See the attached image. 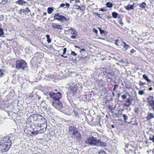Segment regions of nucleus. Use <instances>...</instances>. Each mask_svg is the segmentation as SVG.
<instances>
[{"label": "nucleus", "mask_w": 154, "mask_h": 154, "mask_svg": "<svg viewBox=\"0 0 154 154\" xmlns=\"http://www.w3.org/2000/svg\"><path fill=\"white\" fill-rule=\"evenodd\" d=\"M96 14L99 17V18H102V15L101 16L100 14H99L97 13H96Z\"/></svg>", "instance_id": "obj_46"}, {"label": "nucleus", "mask_w": 154, "mask_h": 154, "mask_svg": "<svg viewBox=\"0 0 154 154\" xmlns=\"http://www.w3.org/2000/svg\"><path fill=\"white\" fill-rule=\"evenodd\" d=\"M139 108L138 107H136L135 108V112L136 113H137L139 112Z\"/></svg>", "instance_id": "obj_41"}, {"label": "nucleus", "mask_w": 154, "mask_h": 154, "mask_svg": "<svg viewBox=\"0 0 154 154\" xmlns=\"http://www.w3.org/2000/svg\"><path fill=\"white\" fill-rule=\"evenodd\" d=\"M93 31L94 32H95L96 34H97L98 32L97 30L95 29V28H93Z\"/></svg>", "instance_id": "obj_38"}, {"label": "nucleus", "mask_w": 154, "mask_h": 154, "mask_svg": "<svg viewBox=\"0 0 154 154\" xmlns=\"http://www.w3.org/2000/svg\"><path fill=\"white\" fill-rule=\"evenodd\" d=\"M133 100H131L130 98H128L125 101L126 103H130V104H132L131 101Z\"/></svg>", "instance_id": "obj_28"}, {"label": "nucleus", "mask_w": 154, "mask_h": 154, "mask_svg": "<svg viewBox=\"0 0 154 154\" xmlns=\"http://www.w3.org/2000/svg\"><path fill=\"white\" fill-rule=\"evenodd\" d=\"M65 6V4H64V3H62L60 4V7L58 8H60L64 7Z\"/></svg>", "instance_id": "obj_45"}, {"label": "nucleus", "mask_w": 154, "mask_h": 154, "mask_svg": "<svg viewBox=\"0 0 154 154\" xmlns=\"http://www.w3.org/2000/svg\"><path fill=\"white\" fill-rule=\"evenodd\" d=\"M149 91H151L152 89V87H150L149 88Z\"/></svg>", "instance_id": "obj_63"}, {"label": "nucleus", "mask_w": 154, "mask_h": 154, "mask_svg": "<svg viewBox=\"0 0 154 154\" xmlns=\"http://www.w3.org/2000/svg\"><path fill=\"white\" fill-rule=\"evenodd\" d=\"M146 83L145 82H141V81H140V82H139V85H140V86H142L143 85H146Z\"/></svg>", "instance_id": "obj_37"}, {"label": "nucleus", "mask_w": 154, "mask_h": 154, "mask_svg": "<svg viewBox=\"0 0 154 154\" xmlns=\"http://www.w3.org/2000/svg\"><path fill=\"white\" fill-rule=\"evenodd\" d=\"M70 2L72 1H75V3H79L80 2V1L79 0H70Z\"/></svg>", "instance_id": "obj_40"}, {"label": "nucleus", "mask_w": 154, "mask_h": 154, "mask_svg": "<svg viewBox=\"0 0 154 154\" xmlns=\"http://www.w3.org/2000/svg\"><path fill=\"white\" fill-rule=\"evenodd\" d=\"M111 126L113 128H114L115 127V126L113 125H111Z\"/></svg>", "instance_id": "obj_61"}, {"label": "nucleus", "mask_w": 154, "mask_h": 154, "mask_svg": "<svg viewBox=\"0 0 154 154\" xmlns=\"http://www.w3.org/2000/svg\"><path fill=\"white\" fill-rule=\"evenodd\" d=\"M45 77H48V78H52L53 77V76L52 75H46Z\"/></svg>", "instance_id": "obj_35"}, {"label": "nucleus", "mask_w": 154, "mask_h": 154, "mask_svg": "<svg viewBox=\"0 0 154 154\" xmlns=\"http://www.w3.org/2000/svg\"><path fill=\"white\" fill-rule=\"evenodd\" d=\"M143 78L146 81H147L149 82H151V80L148 79V76L146 75H143Z\"/></svg>", "instance_id": "obj_17"}, {"label": "nucleus", "mask_w": 154, "mask_h": 154, "mask_svg": "<svg viewBox=\"0 0 154 154\" xmlns=\"http://www.w3.org/2000/svg\"><path fill=\"white\" fill-rule=\"evenodd\" d=\"M134 4L132 5H128L127 6H125V8L127 10H132L134 9Z\"/></svg>", "instance_id": "obj_12"}, {"label": "nucleus", "mask_w": 154, "mask_h": 154, "mask_svg": "<svg viewBox=\"0 0 154 154\" xmlns=\"http://www.w3.org/2000/svg\"><path fill=\"white\" fill-rule=\"evenodd\" d=\"M98 142L99 143L98 145H100L101 146H106V143H103L101 141H100L98 140Z\"/></svg>", "instance_id": "obj_26"}, {"label": "nucleus", "mask_w": 154, "mask_h": 154, "mask_svg": "<svg viewBox=\"0 0 154 154\" xmlns=\"http://www.w3.org/2000/svg\"><path fill=\"white\" fill-rule=\"evenodd\" d=\"M144 92L143 91L140 90V91L138 92L139 94L140 95H142L143 94Z\"/></svg>", "instance_id": "obj_39"}, {"label": "nucleus", "mask_w": 154, "mask_h": 154, "mask_svg": "<svg viewBox=\"0 0 154 154\" xmlns=\"http://www.w3.org/2000/svg\"><path fill=\"white\" fill-rule=\"evenodd\" d=\"M49 95L52 98H53L55 101L59 100L61 97V94L60 92L55 93L54 92H51Z\"/></svg>", "instance_id": "obj_4"}, {"label": "nucleus", "mask_w": 154, "mask_h": 154, "mask_svg": "<svg viewBox=\"0 0 154 154\" xmlns=\"http://www.w3.org/2000/svg\"><path fill=\"white\" fill-rule=\"evenodd\" d=\"M112 16L115 18H116L117 17L118 14L115 12H113L112 13Z\"/></svg>", "instance_id": "obj_25"}, {"label": "nucleus", "mask_w": 154, "mask_h": 154, "mask_svg": "<svg viewBox=\"0 0 154 154\" xmlns=\"http://www.w3.org/2000/svg\"><path fill=\"white\" fill-rule=\"evenodd\" d=\"M24 12H25L24 9H21L19 12V14H21L23 13H24Z\"/></svg>", "instance_id": "obj_32"}, {"label": "nucleus", "mask_w": 154, "mask_h": 154, "mask_svg": "<svg viewBox=\"0 0 154 154\" xmlns=\"http://www.w3.org/2000/svg\"><path fill=\"white\" fill-rule=\"evenodd\" d=\"M48 12L49 14H51L54 11L53 8L49 7L47 9Z\"/></svg>", "instance_id": "obj_19"}, {"label": "nucleus", "mask_w": 154, "mask_h": 154, "mask_svg": "<svg viewBox=\"0 0 154 154\" xmlns=\"http://www.w3.org/2000/svg\"><path fill=\"white\" fill-rule=\"evenodd\" d=\"M7 1V0H0V5L1 6L5 5L6 4Z\"/></svg>", "instance_id": "obj_18"}, {"label": "nucleus", "mask_w": 154, "mask_h": 154, "mask_svg": "<svg viewBox=\"0 0 154 154\" xmlns=\"http://www.w3.org/2000/svg\"><path fill=\"white\" fill-rule=\"evenodd\" d=\"M131 104H130V103H125L124 106H125L127 107H129Z\"/></svg>", "instance_id": "obj_43"}, {"label": "nucleus", "mask_w": 154, "mask_h": 154, "mask_svg": "<svg viewBox=\"0 0 154 154\" xmlns=\"http://www.w3.org/2000/svg\"><path fill=\"white\" fill-rule=\"evenodd\" d=\"M119 23L121 25H123V23L122 20L121 19H120L119 21Z\"/></svg>", "instance_id": "obj_49"}, {"label": "nucleus", "mask_w": 154, "mask_h": 154, "mask_svg": "<svg viewBox=\"0 0 154 154\" xmlns=\"http://www.w3.org/2000/svg\"><path fill=\"white\" fill-rule=\"evenodd\" d=\"M25 11L27 13L31 11L29 9V8H26L25 9H24Z\"/></svg>", "instance_id": "obj_31"}, {"label": "nucleus", "mask_w": 154, "mask_h": 154, "mask_svg": "<svg viewBox=\"0 0 154 154\" xmlns=\"http://www.w3.org/2000/svg\"><path fill=\"white\" fill-rule=\"evenodd\" d=\"M76 35H71V38L72 39H75L76 38Z\"/></svg>", "instance_id": "obj_50"}, {"label": "nucleus", "mask_w": 154, "mask_h": 154, "mask_svg": "<svg viewBox=\"0 0 154 154\" xmlns=\"http://www.w3.org/2000/svg\"><path fill=\"white\" fill-rule=\"evenodd\" d=\"M85 6L84 5H82L81 6L80 8V10L82 11H84L85 9Z\"/></svg>", "instance_id": "obj_30"}, {"label": "nucleus", "mask_w": 154, "mask_h": 154, "mask_svg": "<svg viewBox=\"0 0 154 154\" xmlns=\"http://www.w3.org/2000/svg\"><path fill=\"white\" fill-rule=\"evenodd\" d=\"M100 11H106V10L103 8H101L100 10Z\"/></svg>", "instance_id": "obj_52"}, {"label": "nucleus", "mask_w": 154, "mask_h": 154, "mask_svg": "<svg viewBox=\"0 0 154 154\" xmlns=\"http://www.w3.org/2000/svg\"><path fill=\"white\" fill-rule=\"evenodd\" d=\"M46 36L47 39V41L49 43H51V40L50 38V35H49L48 34L46 35Z\"/></svg>", "instance_id": "obj_23"}, {"label": "nucleus", "mask_w": 154, "mask_h": 154, "mask_svg": "<svg viewBox=\"0 0 154 154\" xmlns=\"http://www.w3.org/2000/svg\"><path fill=\"white\" fill-rule=\"evenodd\" d=\"M47 13L46 12H44L43 14V16H44L45 15L47 14Z\"/></svg>", "instance_id": "obj_60"}, {"label": "nucleus", "mask_w": 154, "mask_h": 154, "mask_svg": "<svg viewBox=\"0 0 154 154\" xmlns=\"http://www.w3.org/2000/svg\"><path fill=\"white\" fill-rule=\"evenodd\" d=\"M119 42V41L118 40H116V41L115 44L117 46H119V45L118 44V42Z\"/></svg>", "instance_id": "obj_55"}, {"label": "nucleus", "mask_w": 154, "mask_h": 154, "mask_svg": "<svg viewBox=\"0 0 154 154\" xmlns=\"http://www.w3.org/2000/svg\"><path fill=\"white\" fill-rule=\"evenodd\" d=\"M148 102V105L151 106L154 111V98L152 96H149L147 98Z\"/></svg>", "instance_id": "obj_6"}, {"label": "nucleus", "mask_w": 154, "mask_h": 154, "mask_svg": "<svg viewBox=\"0 0 154 154\" xmlns=\"http://www.w3.org/2000/svg\"><path fill=\"white\" fill-rule=\"evenodd\" d=\"M71 137L72 139L79 140L81 137V135L77 130L71 135Z\"/></svg>", "instance_id": "obj_7"}, {"label": "nucleus", "mask_w": 154, "mask_h": 154, "mask_svg": "<svg viewBox=\"0 0 154 154\" xmlns=\"http://www.w3.org/2000/svg\"><path fill=\"white\" fill-rule=\"evenodd\" d=\"M85 51V49L83 48L80 51V52H81L82 51Z\"/></svg>", "instance_id": "obj_57"}, {"label": "nucleus", "mask_w": 154, "mask_h": 154, "mask_svg": "<svg viewBox=\"0 0 154 154\" xmlns=\"http://www.w3.org/2000/svg\"><path fill=\"white\" fill-rule=\"evenodd\" d=\"M65 5H66L67 7L68 8H69L70 6L69 4L68 3H66L65 4Z\"/></svg>", "instance_id": "obj_54"}, {"label": "nucleus", "mask_w": 154, "mask_h": 154, "mask_svg": "<svg viewBox=\"0 0 154 154\" xmlns=\"http://www.w3.org/2000/svg\"><path fill=\"white\" fill-rule=\"evenodd\" d=\"M106 7L110 8L112 7L113 4L112 3L110 2H108L106 3Z\"/></svg>", "instance_id": "obj_24"}, {"label": "nucleus", "mask_w": 154, "mask_h": 154, "mask_svg": "<svg viewBox=\"0 0 154 154\" xmlns=\"http://www.w3.org/2000/svg\"><path fill=\"white\" fill-rule=\"evenodd\" d=\"M69 20V18H67L64 16V18H63V22L65 20L66 21H68Z\"/></svg>", "instance_id": "obj_36"}, {"label": "nucleus", "mask_w": 154, "mask_h": 154, "mask_svg": "<svg viewBox=\"0 0 154 154\" xmlns=\"http://www.w3.org/2000/svg\"><path fill=\"white\" fill-rule=\"evenodd\" d=\"M0 36L2 37H5L3 29L0 27Z\"/></svg>", "instance_id": "obj_21"}, {"label": "nucleus", "mask_w": 154, "mask_h": 154, "mask_svg": "<svg viewBox=\"0 0 154 154\" xmlns=\"http://www.w3.org/2000/svg\"><path fill=\"white\" fill-rule=\"evenodd\" d=\"M98 29L99 30L100 32L101 31V30H102L101 29V28L100 27H98Z\"/></svg>", "instance_id": "obj_62"}, {"label": "nucleus", "mask_w": 154, "mask_h": 154, "mask_svg": "<svg viewBox=\"0 0 154 154\" xmlns=\"http://www.w3.org/2000/svg\"><path fill=\"white\" fill-rule=\"evenodd\" d=\"M154 118L153 114L151 113H148V114L146 117V119L149 121L151 119Z\"/></svg>", "instance_id": "obj_14"}, {"label": "nucleus", "mask_w": 154, "mask_h": 154, "mask_svg": "<svg viewBox=\"0 0 154 154\" xmlns=\"http://www.w3.org/2000/svg\"><path fill=\"white\" fill-rule=\"evenodd\" d=\"M123 43L124 44V46L123 49L125 51H126L127 50L130 48V46L126 44V43L124 42H123Z\"/></svg>", "instance_id": "obj_15"}, {"label": "nucleus", "mask_w": 154, "mask_h": 154, "mask_svg": "<svg viewBox=\"0 0 154 154\" xmlns=\"http://www.w3.org/2000/svg\"><path fill=\"white\" fill-rule=\"evenodd\" d=\"M11 141L9 140H8L7 141L4 142L3 144L0 145V148L3 150L4 151H8L11 147Z\"/></svg>", "instance_id": "obj_3"}, {"label": "nucleus", "mask_w": 154, "mask_h": 154, "mask_svg": "<svg viewBox=\"0 0 154 154\" xmlns=\"http://www.w3.org/2000/svg\"><path fill=\"white\" fill-rule=\"evenodd\" d=\"M63 18H64V16L63 15H60L58 17L54 18V20H57L60 22H63Z\"/></svg>", "instance_id": "obj_13"}, {"label": "nucleus", "mask_w": 154, "mask_h": 154, "mask_svg": "<svg viewBox=\"0 0 154 154\" xmlns=\"http://www.w3.org/2000/svg\"><path fill=\"white\" fill-rule=\"evenodd\" d=\"M16 68L19 70L20 69H22L23 70L28 68L27 63L24 60H17L16 61Z\"/></svg>", "instance_id": "obj_1"}, {"label": "nucleus", "mask_w": 154, "mask_h": 154, "mask_svg": "<svg viewBox=\"0 0 154 154\" xmlns=\"http://www.w3.org/2000/svg\"><path fill=\"white\" fill-rule=\"evenodd\" d=\"M52 105L57 109L61 110L63 107L62 103L59 100H56L52 102Z\"/></svg>", "instance_id": "obj_5"}, {"label": "nucleus", "mask_w": 154, "mask_h": 154, "mask_svg": "<svg viewBox=\"0 0 154 154\" xmlns=\"http://www.w3.org/2000/svg\"><path fill=\"white\" fill-rule=\"evenodd\" d=\"M76 128L74 126H71L69 127L68 131V134L71 135L75 132V131H76Z\"/></svg>", "instance_id": "obj_8"}, {"label": "nucleus", "mask_w": 154, "mask_h": 154, "mask_svg": "<svg viewBox=\"0 0 154 154\" xmlns=\"http://www.w3.org/2000/svg\"><path fill=\"white\" fill-rule=\"evenodd\" d=\"M99 154H105L104 151H101L99 152Z\"/></svg>", "instance_id": "obj_48"}, {"label": "nucleus", "mask_w": 154, "mask_h": 154, "mask_svg": "<svg viewBox=\"0 0 154 154\" xmlns=\"http://www.w3.org/2000/svg\"><path fill=\"white\" fill-rule=\"evenodd\" d=\"M122 116L123 118L124 121L125 123H127V120L128 119V116H126V115L125 114H123L122 115Z\"/></svg>", "instance_id": "obj_20"}, {"label": "nucleus", "mask_w": 154, "mask_h": 154, "mask_svg": "<svg viewBox=\"0 0 154 154\" xmlns=\"http://www.w3.org/2000/svg\"><path fill=\"white\" fill-rule=\"evenodd\" d=\"M34 117H36V121H38V120L39 119H41L42 120L43 119L44 121V122H45V119L44 118H43V117L40 115H38L37 114H35V115H34Z\"/></svg>", "instance_id": "obj_11"}, {"label": "nucleus", "mask_w": 154, "mask_h": 154, "mask_svg": "<svg viewBox=\"0 0 154 154\" xmlns=\"http://www.w3.org/2000/svg\"><path fill=\"white\" fill-rule=\"evenodd\" d=\"M149 140H150L152 141V142L154 143V136L152 135L149 137Z\"/></svg>", "instance_id": "obj_29"}, {"label": "nucleus", "mask_w": 154, "mask_h": 154, "mask_svg": "<svg viewBox=\"0 0 154 154\" xmlns=\"http://www.w3.org/2000/svg\"><path fill=\"white\" fill-rule=\"evenodd\" d=\"M146 6V4L145 2L141 3L140 5V7L142 8H145Z\"/></svg>", "instance_id": "obj_22"}, {"label": "nucleus", "mask_w": 154, "mask_h": 154, "mask_svg": "<svg viewBox=\"0 0 154 154\" xmlns=\"http://www.w3.org/2000/svg\"><path fill=\"white\" fill-rule=\"evenodd\" d=\"M52 26L53 28L58 29L60 30H61L63 29L62 26L60 25H57L55 23H53Z\"/></svg>", "instance_id": "obj_10"}, {"label": "nucleus", "mask_w": 154, "mask_h": 154, "mask_svg": "<svg viewBox=\"0 0 154 154\" xmlns=\"http://www.w3.org/2000/svg\"><path fill=\"white\" fill-rule=\"evenodd\" d=\"M64 57L67 58V56H64Z\"/></svg>", "instance_id": "obj_64"}, {"label": "nucleus", "mask_w": 154, "mask_h": 154, "mask_svg": "<svg viewBox=\"0 0 154 154\" xmlns=\"http://www.w3.org/2000/svg\"><path fill=\"white\" fill-rule=\"evenodd\" d=\"M66 48H64L63 50V54H65L66 52Z\"/></svg>", "instance_id": "obj_47"}, {"label": "nucleus", "mask_w": 154, "mask_h": 154, "mask_svg": "<svg viewBox=\"0 0 154 154\" xmlns=\"http://www.w3.org/2000/svg\"><path fill=\"white\" fill-rule=\"evenodd\" d=\"M122 97L123 99H125L126 98L127 96L125 94H123L122 96Z\"/></svg>", "instance_id": "obj_44"}, {"label": "nucleus", "mask_w": 154, "mask_h": 154, "mask_svg": "<svg viewBox=\"0 0 154 154\" xmlns=\"http://www.w3.org/2000/svg\"><path fill=\"white\" fill-rule=\"evenodd\" d=\"M86 143L91 146H98V140L93 137H90L85 141Z\"/></svg>", "instance_id": "obj_2"}, {"label": "nucleus", "mask_w": 154, "mask_h": 154, "mask_svg": "<svg viewBox=\"0 0 154 154\" xmlns=\"http://www.w3.org/2000/svg\"><path fill=\"white\" fill-rule=\"evenodd\" d=\"M136 51L134 50V49H132L130 51V53L131 54H133L134 52H135Z\"/></svg>", "instance_id": "obj_42"}, {"label": "nucleus", "mask_w": 154, "mask_h": 154, "mask_svg": "<svg viewBox=\"0 0 154 154\" xmlns=\"http://www.w3.org/2000/svg\"><path fill=\"white\" fill-rule=\"evenodd\" d=\"M60 15L58 14H55V16L54 17V18H56L55 17H58Z\"/></svg>", "instance_id": "obj_53"}, {"label": "nucleus", "mask_w": 154, "mask_h": 154, "mask_svg": "<svg viewBox=\"0 0 154 154\" xmlns=\"http://www.w3.org/2000/svg\"><path fill=\"white\" fill-rule=\"evenodd\" d=\"M118 87V85H114V88H116Z\"/></svg>", "instance_id": "obj_59"}, {"label": "nucleus", "mask_w": 154, "mask_h": 154, "mask_svg": "<svg viewBox=\"0 0 154 154\" xmlns=\"http://www.w3.org/2000/svg\"><path fill=\"white\" fill-rule=\"evenodd\" d=\"M100 32V33L101 34H104L105 35L107 32H105V31L103 30H101Z\"/></svg>", "instance_id": "obj_33"}, {"label": "nucleus", "mask_w": 154, "mask_h": 154, "mask_svg": "<svg viewBox=\"0 0 154 154\" xmlns=\"http://www.w3.org/2000/svg\"><path fill=\"white\" fill-rule=\"evenodd\" d=\"M32 134H38V132L37 131H32Z\"/></svg>", "instance_id": "obj_51"}, {"label": "nucleus", "mask_w": 154, "mask_h": 154, "mask_svg": "<svg viewBox=\"0 0 154 154\" xmlns=\"http://www.w3.org/2000/svg\"><path fill=\"white\" fill-rule=\"evenodd\" d=\"M7 72L6 69H0V77H3Z\"/></svg>", "instance_id": "obj_9"}, {"label": "nucleus", "mask_w": 154, "mask_h": 154, "mask_svg": "<svg viewBox=\"0 0 154 154\" xmlns=\"http://www.w3.org/2000/svg\"><path fill=\"white\" fill-rule=\"evenodd\" d=\"M69 31L71 30V34H75V29L74 28H71V29H69Z\"/></svg>", "instance_id": "obj_27"}, {"label": "nucleus", "mask_w": 154, "mask_h": 154, "mask_svg": "<svg viewBox=\"0 0 154 154\" xmlns=\"http://www.w3.org/2000/svg\"><path fill=\"white\" fill-rule=\"evenodd\" d=\"M71 54H72L73 56H74L75 57L77 55V54L75 52L72 51Z\"/></svg>", "instance_id": "obj_34"}, {"label": "nucleus", "mask_w": 154, "mask_h": 154, "mask_svg": "<svg viewBox=\"0 0 154 154\" xmlns=\"http://www.w3.org/2000/svg\"><path fill=\"white\" fill-rule=\"evenodd\" d=\"M16 3L19 5H22L26 3H27V2L23 0H18L16 2Z\"/></svg>", "instance_id": "obj_16"}, {"label": "nucleus", "mask_w": 154, "mask_h": 154, "mask_svg": "<svg viewBox=\"0 0 154 154\" xmlns=\"http://www.w3.org/2000/svg\"><path fill=\"white\" fill-rule=\"evenodd\" d=\"M40 127L39 126H37V129H38L37 130V131L38 132V131H39V130H40Z\"/></svg>", "instance_id": "obj_56"}, {"label": "nucleus", "mask_w": 154, "mask_h": 154, "mask_svg": "<svg viewBox=\"0 0 154 154\" xmlns=\"http://www.w3.org/2000/svg\"><path fill=\"white\" fill-rule=\"evenodd\" d=\"M41 44H42V46H44L46 47H47V46L45 45V44L43 43V42H42Z\"/></svg>", "instance_id": "obj_58"}]
</instances>
